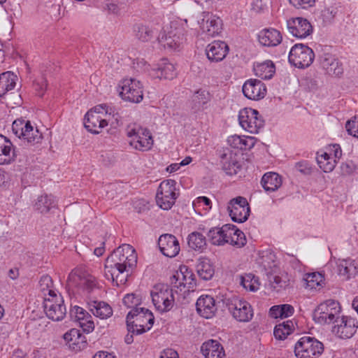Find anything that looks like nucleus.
<instances>
[{
	"mask_svg": "<svg viewBox=\"0 0 358 358\" xmlns=\"http://www.w3.org/2000/svg\"><path fill=\"white\" fill-rule=\"evenodd\" d=\"M136 263L135 250L130 245L123 244L106 259L105 277L117 287L124 285Z\"/></svg>",
	"mask_w": 358,
	"mask_h": 358,
	"instance_id": "1",
	"label": "nucleus"
},
{
	"mask_svg": "<svg viewBox=\"0 0 358 358\" xmlns=\"http://www.w3.org/2000/svg\"><path fill=\"white\" fill-rule=\"evenodd\" d=\"M155 317L151 311L144 308H132L127 315V327L129 332L142 334L150 330Z\"/></svg>",
	"mask_w": 358,
	"mask_h": 358,
	"instance_id": "2",
	"label": "nucleus"
},
{
	"mask_svg": "<svg viewBox=\"0 0 358 358\" xmlns=\"http://www.w3.org/2000/svg\"><path fill=\"white\" fill-rule=\"evenodd\" d=\"M112 108L106 104L98 105L90 110L85 116V127L92 134H99L108 125Z\"/></svg>",
	"mask_w": 358,
	"mask_h": 358,
	"instance_id": "3",
	"label": "nucleus"
},
{
	"mask_svg": "<svg viewBox=\"0 0 358 358\" xmlns=\"http://www.w3.org/2000/svg\"><path fill=\"white\" fill-rule=\"evenodd\" d=\"M342 308L340 303L329 299L321 303L313 313V320L320 324H334L341 316Z\"/></svg>",
	"mask_w": 358,
	"mask_h": 358,
	"instance_id": "4",
	"label": "nucleus"
},
{
	"mask_svg": "<svg viewBox=\"0 0 358 358\" xmlns=\"http://www.w3.org/2000/svg\"><path fill=\"white\" fill-rule=\"evenodd\" d=\"M323 352V343L310 336L301 337L294 347V354L297 358H318Z\"/></svg>",
	"mask_w": 358,
	"mask_h": 358,
	"instance_id": "5",
	"label": "nucleus"
},
{
	"mask_svg": "<svg viewBox=\"0 0 358 358\" xmlns=\"http://www.w3.org/2000/svg\"><path fill=\"white\" fill-rule=\"evenodd\" d=\"M224 303L234 319L238 322H248L253 317V310L250 304L236 296L225 299Z\"/></svg>",
	"mask_w": 358,
	"mask_h": 358,
	"instance_id": "6",
	"label": "nucleus"
},
{
	"mask_svg": "<svg viewBox=\"0 0 358 358\" xmlns=\"http://www.w3.org/2000/svg\"><path fill=\"white\" fill-rule=\"evenodd\" d=\"M174 289L166 285L155 286L151 292L152 300L156 309L164 313L170 310L174 303ZM177 292V290H175Z\"/></svg>",
	"mask_w": 358,
	"mask_h": 358,
	"instance_id": "7",
	"label": "nucleus"
},
{
	"mask_svg": "<svg viewBox=\"0 0 358 358\" xmlns=\"http://www.w3.org/2000/svg\"><path fill=\"white\" fill-rule=\"evenodd\" d=\"M315 57L311 48L301 43L294 45L290 50L288 59L293 66L304 69L310 66Z\"/></svg>",
	"mask_w": 358,
	"mask_h": 358,
	"instance_id": "8",
	"label": "nucleus"
},
{
	"mask_svg": "<svg viewBox=\"0 0 358 358\" xmlns=\"http://www.w3.org/2000/svg\"><path fill=\"white\" fill-rule=\"evenodd\" d=\"M121 98L131 103H140L143 99V85L135 78L123 79L119 84Z\"/></svg>",
	"mask_w": 358,
	"mask_h": 358,
	"instance_id": "9",
	"label": "nucleus"
},
{
	"mask_svg": "<svg viewBox=\"0 0 358 358\" xmlns=\"http://www.w3.org/2000/svg\"><path fill=\"white\" fill-rule=\"evenodd\" d=\"M127 135L131 138L130 145L136 150L147 151L151 149L153 139L150 131L140 126L129 128Z\"/></svg>",
	"mask_w": 358,
	"mask_h": 358,
	"instance_id": "10",
	"label": "nucleus"
},
{
	"mask_svg": "<svg viewBox=\"0 0 358 358\" xmlns=\"http://www.w3.org/2000/svg\"><path fill=\"white\" fill-rule=\"evenodd\" d=\"M238 121L241 127L250 134H257L264 125V121L257 110L243 108L239 111Z\"/></svg>",
	"mask_w": 358,
	"mask_h": 358,
	"instance_id": "11",
	"label": "nucleus"
},
{
	"mask_svg": "<svg viewBox=\"0 0 358 358\" xmlns=\"http://www.w3.org/2000/svg\"><path fill=\"white\" fill-rule=\"evenodd\" d=\"M12 130L16 136L19 138H22L31 145L39 143L43 138L42 134L37 129H34L29 121L25 122L22 120H15Z\"/></svg>",
	"mask_w": 358,
	"mask_h": 358,
	"instance_id": "12",
	"label": "nucleus"
},
{
	"mask_svg": "<svg viewBox=\"0 0 358 358\" xmlns=\"http://www.w3.org/2000/svg\"><path fill=\"white\" fill-rule=\"evenodd\" d=\"M43 308L47 317L53 321L62 320L66 314V308L61 295L45 297Z\"/></svg>",
	"mask_w": 358,
	"mask_h": 358,
	"instance_id": "13",
	"label": "nucleus"
},
{
	"mask_svg": "<svg viewBox=\"0 0 358 358\" xmlns=\"http://www.w3.org/2000/svg\"><path fill=\"white\" fill-rule=\"evenodd\" d=\"M227 209L231 220L235 222L243 223L250 215L249 203L243 196H237L230 200Z\"/></svg>",
	"mask_w": 358,
	"mask_h": 358,
	"instance_id": "14",
	"label": "nucleus"
},
{
	"mask_svg": "<svg viewBox=\"0 0 358 358\" xmlns=\"http://www.w3.org/2000/svg\"><path fill=\"white\" fill-rule=\"evenodd\" d=\"M220 164L226 174L234 176L238 173L241 169L238 151L229 148L223 149L220 155Z\"/></svg>",
	"mask_w": 358,
	"mask_h": 358,
	"instance_id": "15",
	"label": "nucleus"
},
{
	"mask_svg": "<svg viewBox=\"0 0 358 358\" xmlns=\"http://www.w3.org/2000/svg\"><path fill=\"white\" fill-rule=\"evenodd\" d=\"M334 324L333 332L344 339L351 338L358 328L355 319L350 316L341 315Z\"/></svg>",
	"mask_w": 358,
	"mask_h": 358,
	"instance_id": "16",
	"label": "nucleus"
},
{
	"mask_svg": "<svg viewBox=\"0 0 358 358\" xmlns=\"http://www.w3.org/2000/svg\"><path fill=\"white\" fill-rule=\"evenodd\" d=\"M287 27L289 33L296 38H306L313 31L310 22L303 17L291 18L287 21Z\"/></svg>",
	"mask_w": 358,
	"mask_h": 358,
	"instance_id": "17",
	"label": "nucleus"
},
{
	"mask_svg": "<svg viewBox=\"0 0 358 358\" xmlns=\"http://www.w3.org/2000/svg\"><path fill=\"white\" fill-rule=\"evenodd\" d=\"M242 91L248 99L260 100L266 94V85L257 79H249L243 85Z\"/></svg>",
	"mask_w": 358,
	"mask_h": 358,
	"instance_id": "18",
	"label": "nucleus"
},
{
	"mask_svg": "<svg viewBox=\"0 0 358 358\" xmlns=\"http://www.w3.org/2000/svg\"><path fill=\"white\" fill-rule=\"evenodd\" d=\"M158 246L162 254L170 258L176 257L180 250L177 238L169 234H164L159 236Z\"/></svg>",
	"mask_w": 358,
	"mask_h": 358,
	"instance_id": "19",
	"label": "nucleus"
},
{
	"mask_svg": "<svg viewBox=\"0 0 358 358\" xmlns=\"http://www.w3.org/2000/svg\"><path fill=\"white\" fill-rule=\"evenodd\" d=\"M171 283L173 288L179 289L180 291L185 287L189 290L196 286L195 276L187 267L182 266L180 267V272H177L172 276Z\"/></svg>",
	"mask_w": 358,
	"mask_h": 358,
	"instance_id": "20",
	"label": "nucleus"
},
{
	"mask_svg": "<svg viewBox=\"0 0 358 358\" xmlns=\"http://www.w3.org/2000/svg\"><path fill=\"white\" fill-rule=\"evenodd\" d=\"M222 20L210 13H203L200 22L202 32L208 37L217 36L222 30Z\"/></svg>",
	"mask_w": 358,
	"mask_h": 358,
	"instance_id": "21",
	"label": "nucleus"
},
{
	"mask_svg": "<svg viewBox=\"0 0 358 358\" xmlns=\"http://www.w3.org/2000/svg\"><path fill=\"white\" fill-rule=\"evenodd\" d=\"M229 50V46L225 42L215 41L207 45L206 54L208 60L212 62H218L226 57Z\"/></svg>",
	"mask_w": 358,
	"mask_h": 358,
	"instance_id": "22",
	"label": "nucleus"
},
{
	"mask_svg": "<svg viewBox=\"0 0 358 358\" xmlns=\"http://www.w3.org/2000/svg\"><path fill=\"white\" fill-rule=\"evenodd\" d=\"M64 339L74 351H80L87 346V338L79 329H71L64 334Z\"/></svg>",
	"mask_w": 358,
	"mask_h": 358,
	"instance_id": "23",
	"label": "nucleus"
},
{
	"mask_svg": "<svg viewBox=\"0 0 358 358\" xmlns=\"http://www.w3.org/2000/svg\"><path fill=\"white\" fill-rule=\"evenodd\" d=\"M196 308L198 313L206 319L211 318L217 308L215 299L209 296H201L196 301Z\"/></svg>",
	"mask_w": 358,
	"mask_h": 358,
	"instance_id": "24",
	"label": "nucleus"
},
{
	"mask_svg": "<svg viewBox=\"0 0 358 358\" xmlns=\"http://www.w3.org/2000/svg\"><path fill=\"white\" fill-rule=\"evenodd\" d=\"M201 352L205 358H225L222 345L218 341L210 339L204 342Z\"/></svg>",
	"mask_w": 358,
	"mask_h": 358,
	"instance_id": "25",
	"label": "nucleus"
},
{
	"mask_svg": "<svg viewBox=\"0 0 358 358\" xmlns=\"http://www.w3.org/2000/svg\"><path fill=\"white\" fill-rule=\"evenodd\" d=\"M207 236L210 243L215 245H223L226 243V238L230 236L229 224L222 227H212L207 232Z\"/></svg>",
	"mask_w": 358,
	"mask_h": 358,
	"instance_id": "26",
	"label": "nucleus"
},
{
	"mask_svg": "<svg viewBox=\"0 0 358 358\" xmlns=\"http://www.w3.org/2000/svg\"><path fill=\"white\" fill-rule=\"evenodd\" d=\"M165 61L166 60L164 59L162 64L156 68L150 69L149 74L151 77L154 78L172 80L176 76L174 65Z\"/></svg>",
	"mask_w": 358,
	"mask_h": 358,
	"instance_id": "27",
	"label": "nucleus"
},
{
	"mask_svg": "<svg viewBox=\"0 0 358 358\" xmlns=\"http://www.w3.org/2000/svg\"><path fill=\"white\" fill-rule=\"evenodd\" d=\"M259 43L264 46H276L282 41L280 32L275 29H266L258 34Z\"/></svg>",
	"mask_w": 358,
	"mask_h": 358,
	"instance_id": "28",
	"label": "nucleus"
},
{
	"mask_svg": "<svg viewBox=\"0 0 358 358\" xmlns=\"http://www.w3.org/2000/svg\"><path fill=\"white\" fill-rule=\"evenodd\" d=\"M210 100V95L208 91L202 89L196 91L191 96L189 101L191 110L194 113L200 110Z\"/></svg>",
	"mask_w": 358,
	"mask_h": 358,
	"instance_id": "29",
	"label": "nucleus"
},
{
	"mask_svg": "<svg viewBox=\"0 0 358 358\" xmlns=\"http://www.w3.org/2000/svg\"><path fill=\"white\" fill-rule=\"evenodd\" d=\"M261 184L266 192H274L281 186L282 179L277 173L268 172L262 176Z\"/></svg>",
	"mask_w": 358,
	"mask_h": 358,
	"instance_id": "30",
	"label": "nucleus"
},
{
	"mask_svg": "<svg viewBox=\"0 0 358 358\" xmlns=\"http://www.w3.org/2000/svg\"><path fill=\"white\" fill-rule=\"evenodd\" d=\"M89 308L94 316L102 320L107 319L113 315L112 308L104 301H92L89 303Z\"/></svg>",
	"mask_w": 358,
	"mask_h": 358,
	"instance_id": "31",
	"label": "nucleus"
},
{
	"mask_svg": "<svg viewBox=\"0 0 358 358\" xmlns=\"http://www.w3.org/2000/svg\"><path fill=\"white\" fill-rule=\"evenodd\" d=\"M188 247L195 251L203 252L207 246L206 236L199 231H193L187 236Z\"/></svg>",
	"mask_w": 358,
	"mask_h": 358,
	"instance_id": "32",
	"label": "nucleus"
},
{
	"mask_svg": "<svg viewBox=\"0 0 358 358\" xmlns=\"http://www.w3.org/2000/svg\"><path fill=\"white\" fill-rule=\"evenodd\" d=\"M337 267L338 275L344 277L346 280L355 275L357 273L355 261L351 259H340L337 263Z\"/></svg>",
	"mask_w": 358,
	"mask_h": 358,
	"instance_id": "33",
	"label": "nucleus"
},
{
	"mask_svg": "<svg viewBox=\"0 0 358 358\" xmlns=\"http://www.w3.org/2000/svg\"><path fill=\"white\" fill-rule=\"evenodd\" d=\"M17 76L10 71L0 75V97L14 89L16 85Z\"/></svg>",
	"mask_w": 358,
	"mask_h": 358,
	"instance_id": "34",
	"label": "nucleus"
},
{
	"mask_svg": "<svg viewBox=\"0 0 358 358\" xmlns=\"http://www.w3.org/2000/svg\"><path fill=\"white\" fill-rule=\"evenodd\" d=\"M230 236L226 238V243H229L237 248H242L246 244V238L244 233L236 228V226L229 224Z\"/></svg>",
	"mask_w": 358,
	"mask_h": 358,
	"instance_id": "35",
	"label": "nucleus"
},
{
	"mask_svg": "<svg viewBox=\"0 0 358 358\" xmlns=\"http://www.w3.org/2000/svg\"><path fill=\"white\" fill-rule=\"evenodd\" d=\"M196 272L201 279L208 280L213 278L215 270L210 259L201 258L196 265Z\"/></svg>",
	"mask_w": 358,
	"mask_h": 358,
	"instance_id": "36",
	"label": "nucleus"
},
{
	"mask_svg": "<svg viewBox=\"0 0 358 358\" xmlns=\"http://www.w3.org/2000/svg\"><path fill=\"white\" fill-rule=\"evenodd\" d=\"M254 71L257 76L263 79H271L275 73L274 64L270 61H266L254 66Z\"/></svg>",
	"mask_w": 358,
	"mask_h": 358,
	"instance_id": "37",
	"label": "nucleus"
},
{
	"mask_svg": "<svg viewBox=\"0 0 358 358\" xmlns=\"http://www.w3.org/2000/svg\"><path fill=\"white\" fill-rule=\"evenodd\" d=\"M57 203L52 195H44L38 198L35 203L36 210L42 214L48 213L52 208H55Z\"/></svg>",
	"mask_w": 358,
	"mask_h": 358,
	"instance_id": "38",
	"label": "nucleus"
},
{
	"mask_svg": "<svg viewBox=\"0 0 358 358\" xmlns=\"http://www.w3.org/2000/svg\"><path fill=\"white\" fill-rule=\"evenodd\" d=\"M11 142L0 134V164H9L11 162Z\"/></svg>",
	"mask_w": 358,
	"mask_h": 358,
	"instance_id": "39",
	"label": "nucleus"
},
{
	"mask_svg": "<svg viewBox=\"0 0 358 358\" xmlns=\"http://www.w3.org/2000/svg\"><path fill=\"white\" fill-rule=\"evenodd\" d=\"M294 330V324L292 320H287L274 327L273 335L277 340H284Z\"/></svg>",
	"mask_w": 358,
	"mask_h": 358,
	"instance_id": "40",
	"label": "nucleus"
},
{
	"mask_svg": "<svg viewBox=\"0 0 358 358\" xmlns=\"http://www.w3.org/2000/svg\"><path fill=\"white\" fill-rule=\"evenodd\" d=\"M294 307L289 304L273 306L270 308L269 314L274 318H286L293 315Z\"/></svg>",
	"mask_w": 358,
	"mask_h": 358,
	"instance_id": "41",
	"label": "nucleus"
},
{
	"mask_svg": "<svg viewBox=\"0 0 358 358\" xmlns=\"http://www.w3.org/2000/svg\"><path fill=\"white\" fill-rule=\"evenodd\" d=\"M39 287L41 291L43 293L44 298L54 297L57 296L55 290L52 289L53 282L52 278L48 275H43L39 280Z\"/></svg>",
	"mask_w": 358,
	"mask_h": 358,
	"instance_id": "42",
	"label": "nucleus"
},
{
	"mask_svg": "<svg viewBox=\"0 0 358 358\" xmlns=\"http://www.w3.org/2000/svg\"><path fill=\"white\" fill-rule=\"evenodd\" d=\"M176 182L174 180H163L157 191L159 195H166L173 197H178L176 193Z\"/></svg>",
	"mask_w": 358,
	"mask_h": 358,
	"instance_id": "43",
	"label": "nucleus"
},
{
	"mask_svg": "<svg viewBox=\"0 0 358 358\" xmlns=\"http://www.w3.org/2000/svg\"><path fill=\"white\" fill-rule=\"evenodd\" d=\"M134 35L141 41L146 42L152 38V30L147 25L136 24L133 28Z\"/></svg>",
	"mask_w": 358,
	"mask_h": 358,
	"instance_id": "44",
	"label": "nucleus"
},
{
	"mask_svg": "<svg viewBox=\"0 0 358 358\" xmlns=\"http://www.w3.org/2000/svg\"><path fill=\"white\" fill-rule=\"evenodd\" d=\"M324 277L320 273H306L303 280L306 288L310 289H316L318 286H321Z\"/></svg>",
	"mask_w": 358,
	"mask_h": 358,
	"instance_id": "45",
	"label": "nucleus"
},
{
	"mask_svg": "<svg viewBox=\"0 0 358 358\" xmlns=\"http://www.w3.org/2000/svg\"><path fill=\"white\" fill-rule=\"evenodd\" d=\"M241 285L250 291H255L258 289V279L252 273L245 274L241 276Z\"/></svg>",
	"mask_w": 358,
	"mask_h": 358,
	"instance_id": "46",
	"label": "nucleus"
},
{
	"mask_svg": "<svg viewBox=\"0 0 358 358\" xmlns=\"http://www.w3.org/2000/svg\"><path fill=\"white\" fill-rule=\"evenodd\" d=\"M176 197L166 195L156 194V202L157 205L163 210H169L175 203Z\"/></svg>",
	"mask_w": 358,
	"mask_h": 358,
	"instance_id": "47",
	"label": "nucleus"
},
{
	"mask_svg": "<svg viewBox=\"0 0 358 358\" xmlns=\"http://www.w3.org/2000/svg\"><path fill=\"white\" fill-rule=\"evenodd\" d=\"M69 315L71 320L75 322H78L84 317H87V318L91 317V315L87 311L78 306H75L71 308Z\"/></svg>",
	"mask_w": 358,
	"mask_h": 358,
	"instance_id": "48",
	"label": "nucleus"
},
{
	"mask_svg": "<svg viewBox=\"0 0 358 358\" xmlns=\"http://www.w3.org/2000/svg\"><path fill=\"white\" fill-rule=\"evenodd\" d=\"M175 37L176 35L173 36L171 35L166 36L164 38V37L162 38L160 42L164 48L176 50L180 48L181 42L179 37H177V38H175Z\"/></svg>",
	"mask_w": 358,
	"mask_h": 358,
	"instance_id": "49",
	"label": "nucleus"
},
{
	"mask_svg": "<svg viewBox=\"0 0 358 358\" xmlns=\"http://www.w3.org/2000/svg\"><path fill=\"white\" fill-rule=\"evenodd\" d=\"M80 280V285L83 286L88 292L92 291L96 287V281L95 277L91 275H83L78 276Z\"/></svg>",
	"mask_w": 358,
	"mask_h": 358,
	"instance_id": "50",
	"label": "nucleus"
},
{
	"mask_svg": "<svg viewBox=\"0 0 358 358\" xmlns=\"http://www.w3.org/2000/svg\"><path fill=\"white\" fill-rule=\"evenodd\" d=\"M317 164L321 169L325 173H329L334 170L336 166V161L331 158L327 159L325 158H317Z\"/></svg>",
	"mask_w": 358,
	"mask_h": 358,
	"instance_id": "51",
	"label": "nucleus"
},
{
	"mask_svg": "<svg viewBox=\"0 0 358 358\" xmlns=\"http://www.w3.org/2000/svg\"><path fill=\"white\" fill-rule=\"evenodd\" d=\"M269 281L271 287L276 292H279L281 289L285 288L288 285V281L282 279L279 275L271 276Z\"/></svg>",
	"mask_w": 358,
	"mask_h": 358,
	"instance_id": "52",
	"label": "nucleus"
},
{
	"mask_svg": "<svg viewBox=\"0 0 358 358\" xmlns=\"http://www.w3.org/2000/svg\"><path fill=\"white\" fill-rule=\"evenodd\" d=\"M122 302L128 308H134L141 303V298L136 294H127L123 298Z\"/></svg>",
	"mask_w": 358,
	"mask_h": 358,
	"instance_id": "53",
	"label": "nucleus"
},
{
	"mask_svg": "<svg viewBox=\"0 0 358 358\" xmlns=\"http://www.w3.org/2000/svg\"><path fill=\"white\" fill-rule=\"evenodd\" d=\"M77 322H78L83 331L86 333H90L94 329L95 325L92 316L90 318L84 317Z\"/></svg>",
	"mask_w": 358,
	"mask_h": 358,
	"instance_id": "54",
	"label": "nucleus"
},
{
	"mask_svg": "<svg viewBox=\"0 0 358 358\" xmlns=\"http://www.w3.org/2000/svg\"><path fill=\"white\" fill-rule=\"evenodd\" d=\"M289 1L297 9H308L315 5L316 0H289Z\"/></svg>",
	"mask_w": 358,
	"mask_h": 358,
	"instance_id": "55",
	"label": "nucleus"
},
{
	"mask_svg": "<svg viewBox=\"0 0 358 358\" xmlns=\"http://www.w3.org/2000/svg\"><path fill=\"white\" fill-rule=\"evenodd\" d=\"M333 61H335V57L329 53H324L320 57V64L327 73Z\"/></svg>",
	"mask_w": 358,
	"mask_h": 358,
	"instance_id": "56",
	"label": "nucleus"
},
{
	"mask_svg": "<svg viewBox=\"0 0 358 358\" xmlns=\"http://www.w3.org/2000/svg\"><path fill=\"white\" fill-rule=\"evenodd\" d=\"M343 73L342 64L335 57V61L331 62V66L329 69V75L340 76Z\"/></svg>",
	"mask_w": 358,
	"mask_h": 358,
	"instance_id": "57",
	"label": "nucleus"
},
{
	"mask_svg": "<svg viewBox=\"0 0 358 358\" xmlns=\"http://www.w3.org/2000/svg\"><path fill=\"white\" fill-rule=\"evenodd\" d=\"M295 168L299 172L304 175H310L313 172V168L308 162H298L296 164Z\"/></svg>",
	"mask_w": 358,
	"mask_h": 358,
	"instance_id": "58",
	"label": "nucleus"
},
{
	"mask_svg": "<svg viewBox=\"0 0 358 358\" xmlns=\"http://www.w3.org/2000/svg\"><path fill=\"white\" fill-rule=\"evenodd\" d=\"M133 67L138 72L148 70L149 64L143 59H136L133 62Z\"/></svg>",
	"mask_w": 358,
	"mask_h": 358,
	"instance_id": "59",
	"label": "nucleus"
},
{
	"mask_svg": "<svg viewBox=\"0 0 358 358\" xmlns=\"http://www.w3.org/2000/svg\"><path fill=\"white\" fill-rule=\"evenodd\" d=\"M240 142H241V136L237 135L231 136L227 139L228 144L231 148L238 150H239V148H241Z\"/></svg>",
	"mask_w": 358,
	"mask_h": 358,
	"instance_id": "60",
	"label": "nucleus"
},
{
	"mask_svg": "<svg viewBox=\"0 0 358 358\" xmlns=\"http://www.w3.org/2000/svg\"><path fill=\"white\" fill-rule=\"evenodd\" d=\"M241 148L239 150L250 149L254 146V138L250 137L241 136V142H240Z\"/></svg>",
	"mask_w": 358,
	"mask_h": 358,
	"instance_id": "61",
	"label": "nucleus"
},
{
	"mask_svg": "<svg viewBox=\"0 0 358 358\" xmlns=\"http://www.w3.org/2000/svg\"><path fill=\"white\" fill-rule=\"evenodd\" d=\"M331 155H334V159H339L342 157V150L338 144H334L329 148Z\"/></svg>",
	"mask_w": 358,
	"mask_h": 358,
	"instance_id": "62",
	"label": "nucleus"
},
{
	"mask_svg": "<svg viewBox=\"0 0 358 358\" xmlns=\"http://www.w3.org/2000/svg\"><path fill=\"white\" fill-rule=\"evenodd\" d=\"M159 358H179L178 352L173 349H166L162 352Z\"/></svg>",
	"mask_w": 358,
	"mask_h": 358,
	"instance_id": "63",
	"label": "nucleus"
},
{
	"mask_svg": "<svg viewBox=\"0 0 358 358\" xmlns=\"http://www.w3.org/2000/svg\"><path fill=\"white\" fill-rule=\"evenodd\" d=\"M93 358H115V357L111 354L102 351L95 354Z\"/></svg>",
	"mask_w": 358,
	"mask_h": 358,
	"instance_id": "64",
	"label": "nucleus"
}]
</instances>
